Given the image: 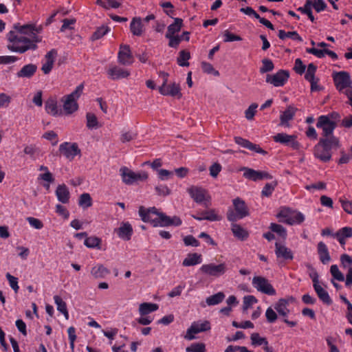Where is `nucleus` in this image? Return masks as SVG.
Instances as JSON below:
<instances>
[{"mask_svg":"<svg viewBox=\"0 0 352 352\" xmlns=\"http://www.w3.org/2000/svg\"><path fill=\"white\" fill-rule=\"evenodd\" d=\"M190 58V54L188 52L182 50L179 52L177 58V63L181 67H187L189 65L188 60Z\"/></svg>","mask_w":352,"mask_h":352,"instance_id":"43","label":"nucleus"},{"mask_svg":"<svg viewBox=\"0 0 352 352\" xmlns=\"http://www.w3.org/2000/svg\"><path fill=\"white\" fill-rule=\"evenodd\" d=\"M101 239L97 236L87 237L84 241V245L88 248L100 249Z\"/></svg>","mask_w":352,"mask_h":352,"instance_id":"41","label":"nucleus"},{"mask_svg":"<svg viewBox=\"0 0 352 352\" xmlns=\"http://www.w3.org/2000/svg\"><path fill=\"white\" fill-rule=\"evenodd\" d=\"M204 214L206 220L210 221H219L221 217L217 214L215 210H208L202 212Z\"/></svg>","mask_w":352,"mask_h":352,"instance_id":"53","label":"nucleus"},{"mask_svg":"<svg viewBox=\"0 0 352 352\" xmlns=\"http://www.w3.org/2000/svg\"><path fill=\"white\" fill-rule=\"evenodd\" d=\"M119 172L122 182L127 185H132L139 181H145L148 178L146 172H133L126 166L121 167Z\"/></svg>","mask_w":352,"mask_h":352,"instance_id":"7","label":"nucleus"},{"mask_svg":"<svg viewBox=\"0 0 352 352\" xmlns=\"http://www.w3.org/2000/svg\"><path fill=\"white\" fill-rule=\"evenodd\" d=\"M228 271V265L223 262L219 264L210 263L204 264L199 268V272L202 274L213 278H219L224 275Z\"/></svg>","mask_w":352,"mask_h":352,"instance_id":"8","label":"nucleus"},{"mask_svg":"<svg viewBox=\"0 0 352 352\" xmlns=\"http://www.w3.org/2000/svg\"><path fill=\"white\" fill-rule=\"evenodd\" d=\"M276 217L279 221L288 225L300 224L305 221V216L302 212L287 207L280 208Z\"/></svg>","mask_w":352,"mask_h":352,"instance_id":"5","label":"nucleus"},{"mask_svg":"<svg viewBox=\"0 0 352 352\" xmlns=\"http://www.w3.org/2000/svg\"><path fill=\"white\" fill-rule=\"evenodd\" d=\"M110 31V28L108 26L102 25L97 28L91 36L92 40H98L106 35Z\"/></svg>","mask_w":352,"mask_h":352,"instance_id":"45","label":"nucleus"},{"mask_svg":"<svg viewBox=\"0 0 352 352\" xmlns=\"http://www.w3.org/2000/svg\"><path fill=\"white\" fill-rule=\"evenodd\" d=\"M184 242L186 246L198 247L199 245V241L192 235L185 236Z\"/></svg>","mask_w":352,"mask_h":352,"instance_id":"63","label":"nucleus"},{"mask_svg":"<svg viewBox=\"0 0 352 352\" xmlns=\"http://www.w3.org/2000/svg\"><path fill=\"white\" fill-rule=\"evenodd\" d=\"M272 232L276 233L279 236L285 239L287 236V230L281 225L275 223H272L270 226Z\"/></svg>","mask_w":352,"mask_h":352,"instance_id":"44","label":"nucleus"},{"mask_svg":"<svg viewBox=\"0 0 352 352\" xmlns=\"http://www.w3.org/2000/svg\"><path fill=\"white\" fill-rule=\"evenodd\" d=\"M234 208H229L227 218L230 221L234 222L249 215L248 208L245 201L237 197L232 200Z\"/></svg>","mask_w":352,"mask_h":352,"instance_id":"6","label":"nucleus"},{"mask_svg":"<svg viewBox=\"0 0 352 352\" xmlns=\"http://www.w3.org/2000/svg\"><path fill=\"white\" fill-rule=\"evenodd\" d=\"M118 61L122 65H129L133 63V58L129 45H121L118 52Z\"/></svg>","mask_w":352,"mask_h":352,"instance_id":"22","label":"nucleus"},{"mask_svg":"<svg viewBox=\"0 0 352 352\" xmlns=\"http://www.w3.org/2000/svg\"><path fill=\"white\" fill-rule=\"evenodd\" d=\"M115 232L124 241H129L133 233L132 226L129 222H122Z\"/></svg>","mask_w":352,"mask_h":352,"instance_id":"21","label":"nucleus"},{"mask_svg":"<svg viewBox=\"0 0 352 352\" xmlns=\"http://www.w3.org/2000/svg\"><path fill=\"white\" fill-rule=\"evenodd\" d=\"M160 76L163 78V83L159 87V91L162 95L170 96L180 98L182 97L181 89L179 84L173 82L167 85L168 74L164 72L160 73Z\"/></svg>","mask_w":352,"mask_h":352,"instance_id":"9","label":"nucleus"},{"mask_svg":"<svg viewBox=\"0 0 352 352\" xmlns=\"http://www.w3.org/2000/svg\"><path fill=\"white\" fill-rule=\"evenodd\" d=\"M84 89L83 84L76 87V89L70 94L66 95L62 98L63 108L67 115H69L76 111L78 109L77 100L82 94Z\"/></svg>","mask_w":352,"mask_h":352,"instance_id":"4","label":"nucleus"},{"mask_svg":"<svg viewBox=\"0 0 352 352\" xmlns=\"http://www.w3.org/2000/svg\"><path fill=\"white\" fill-rule=\"evenodd\" d=\"M139 214L144 222H150L154 227H166L168 226H178L182 224L181 219L177 217H170L164 213H159L155 208L145 209L140 207Z\"/></svg>","mask_w":352,"mask_h":352,"instance_id":"2","label":"nucleus"},{"mask_svg":"<svg viewBox=\"0 0 352 352\" xmlns=\"http://www.w3.org/2000/svg\"><path fill=\"white\" fill-rule=\"evenodd\" d=\"M182 19L179 18H175L174 20V23L169 25L168 26L167 32L166 34V36H170L171 35H175V33L180 31L181 28L182 26Z\"/></svg>","mask_w":352,"mask_h":352,"instance_id":"37","label":"nucleus"},{"mask_svg":"<svg viewBox=\"0 0 352 352\" xmlns=\"http://www.w3.org/2000/svg\"><path fill=\"white\" fill-rule=\"evenodd\" d=\"M313 287L320 300H322L324 304L327 305L331 304L332 300L328 292L322 287V285H320V284H314Z\"/></svg>","mask_w":352,"mask_h":352,"instance_id":"32","label":"nucleus"},{"mask_svg":"<svg viewBox=\"0 0 352 352\" xmlns=\"http://www.w3.org/2000/svg\"><path fill=\"white\" fill-rule=\"evenodd\" d=\"M202 256L198 253L188 254L183 261L182 265L185 267L193 266L201 263Z\"/></svg>","mask_w":352,"mask_h":352,"instance_id":"33","label":"nucleus"},{"mask_svg":"<svg viewBox=\"0 0 352 352\" xmlns=\"http://www.w3.org/2000/svg\"><path fill=\"white\" fill-rule=\"evenodd\" d=\"M201 68L205 73H207L209 74H214V76L219 75V72L215 70L214 69L213 66L209 63L202 62L201 63Z\"/></svg>","mask_w":352,"mask_h":352,"instance_id":"60","label":"nucleus"},{"mask_svg":"<svg viewBox=\"0 0 352 352\" xmlns=\"http://www.w3.org/2000/svg\"><path fill=\"white\" fill-rule=\"evenodd\" d=\"M107 74L111 80H118L127 78L130 75V72L126 69L114 65L109 67Z\"/></svg>","mask_w":352,"mask_h":352,"instance_id":"24","label":"nucleus"},{"mask_svg":"<svg viewBox=\"0 0 352 352\" xmlns=\"http://www.w3.org/2000/svg\"><path fill=\"white\" fill-rule=\"evenodd\" d=\"M37 67L36 65L30 63L24 65L17 73L16 76L18 78H30L36 73Z\"/></svg>","mask_w":352,"mask_h":352,"instance_id":"29","label":"nucleus"},{"mask_svg":"<svg viewBox=\"0 0 352 352\" xmlns=\"http://www.w3.org/2000/svg\"><path fill=\"white\" fill-rule=\"evenodd\" d=\"M289 78V73L285 70H280L273 75H267L266 82L274 87L283 86Z\"/></svg>","mask_w":352,"mask_h":352,"instance_id":"18","label":"nucleus"},{"mask_svg":"<svg viewBox=\"0 0 352 352\" xmlns=\"http://www.w3.org/2000/svg\"><path fill=\"white\" fill-rule=\"evenodd\" d=\"M297 111V109L292 105L288 106L280 115V125L286 127L289 126V122L292 120Z\"/></svg>","mask_w":352,"mask_h":352,"instance_id":"23","label":"nucleus"},{"mask_svg":"<svg viewBox=\"0 0 352 352\" xmlns=\"http://www.w3.org/2000/svg\"><path fill=\"white\" fill-rule=\"evenodd\" d=\"M278 37L282 40H284L287 38H290L292 40L298 41L299 42L302 41V37L296 31L286 32L283 30H280L278 31Z\"/></svg>","mask_w":352,"mask_h":352,"instance_id":"39","label":"nucleus"},{"mask_svg":"<svg viewBox=\"0 0 352 352\" xmlns=\"http://www.w3.org/2000/svg\"><path fill=\"white\" fill-rule=\"evenodd\" d=\"M45 111L47 113L56 116L61 113L60 111L58 109L56 102L51 100H47L45 103Z\"/></svg>","mask_w":352,"mask_h":352,"instance_id":"40","label":"nucleus"},{"mask_svg":"<svg viewBox=\"0 0 352 352\" xmlns=\"http://www.w3.org/2000/svg\"><path fill=\"white\" fill-rule=\"evenodd\" d=\"M333 80L336 89L339 91H342L344 93V91L349 89L351 87L352 83L350 75L346 72H339L333 74Z\"/></svg>","mask_w":352,"mask_h":352,"instance_id":"13","label":"nucleus"},{"mask_svg":"<svg viewBox=\"0 0 352 352\" xmlns=\"http://www.w3.org/2000/svg\"><path fill=\"white\" fill-rule=\"evenodd\" d=\"M225 298V294L219 292L214 295H212L206 299V302L209 306H213L221 303Z\"/></svg>","mask_w":352,"mask_h":352,"instance_id":"38","label":"nucleus"},{"mask_svg":"<svg viewBox=\"0 0 352 352\" xmlns=\"http://www.w3.org/2000/svg\"><path fill=\"white\" fill-rule=\"evenodd\" d=\"M54 303L56 305L57 310L63 314L66 320L69 319V312L67 309V305L62 298L58 295L54 296Z\"/></svg>","mask_w":352,"mask_h":352,"instance_id":"35","label":"nucleus"},{"mask_svg":"<svg viewBox=\"0 0 352 352\" xmlns=\"http://www.w3.org/2000/svg\"><path fill=\"white\" fill-rule=\"evenodd\" d=\"M258 107L257 104L252 103L245 111V116L247 120H251L254 118V116L256 112Z\"/></svg>","mask_w":352,"mask_h":352,"instance_id":"58","label":"nucleus"},{"mask_svg":"<svg viewBox=\"0 0 352 352\" xmlns=\"http://www.w3.org/2000/svg\"><path fill=\"white\" fill-rule=\"evenodd\" d=\"M231 229L234 236L240 240H245L248 236V232L236 223H232Z\"/></svg>","mask_w":352,"mask_h":352,"instance_id":"36","label":"nucleus"},{"mask_svg":"<svg viewBox=\"0 0 352 352\" xmlns=\"http://www.w3.org/2000/svg\"><path fill=\"white\" fill-rule=\"evenodd\" d=\"M57 199L62 204H67L69 201L70 193L68 187L65 184H60L56 190Z\"/></svg>","mask_w":352,"mask_h":352,"instance_id":"25","label":"nucleus"},{"mask_svg":"<svg viewBox=\"0 0 352 352\" xmlns=\"http://www.w3.org/2000/svg\"><path fill=\"white\" fill-rule=\"evenodd\" d=\"M210 329L209 321H197L193 322L190 327L187 329L184 338L187 340H192L196 338L195 334L206 331Z\"/></svg>","mask_w":352,"mask_h":352,"instance_id":"12","label":"nucleus"},{"mask_svg":"<svg viewBox=\"0 0 352 352\" xmlns=\"http://www.w3.org/2000/svg\"><path fill=\"white\" fill-rule=\"evenodd\" d=\"M56 56L57 52L55 50H50L45 56L41 67V70L45 74H47L52 71Z\"/></svg>","mask_w":352,"mask_h":352,"instance_id":"20","label":"nucleus"},{"mask_svg":"<svg viewBox=\"0 0 352 352\" xmlns=\"http://www.w3.org/2000/svg\"><path fill=\"white\" fill-rule=\"evenodd\" d=\"M276 185V183L266 184L261 191L262 195L265 196V197L270 196L272 194Z\"/></svg>","mask_w":352,"mask_h":352,"instance_id":"62","label":"nucleus"},{"mask_svg":"<svg viewBox=\"0 0 352 352\" xmlns=\"http://www.w3.org/2000/svg\"><path fill=\"white\" fill-rule=\"evenodd\" d=\"M188 192L196 203L206 207L209 205L210 197L205 189L192 186L188 189Z\"/></svg>","mask_w":352,"mask_h":352,"instance_id":"10","label":"nucleus"},{"mask_svg":"<svg viewBox=\"0 0 352 352\" xmlns=\"http://www.w3.org/2000/svg\"><path fill=\"white\" fill-rule=\"evenodd\" d=\"M225 352H252L249 351L245 346L229 345L225 350Z\"/></svg>","mask_w":352,"mask_h":352,"instance_id":"64","label":"nucleus"},{"mask_svg":"<svg viewBox=\"0 0 352 352\" xmlns=\"http://www.w3.org/2000/svg\"><path fill=\"white\" fill-rule=\"evenodd\" d=\"M311 8H314L318 12H322L327 8V4L323 0H308Z\"/></svg>","mask_w":352,"mask_h":352,"instance_id":"47","label":"nucleus"},{"mask_svg":"<svg viewBox=\"0 0 352 352\" xmlns=\"http://www.w3.org/2000/svg\"><path fill=\"white\" fill-rule=\"evenodd\" d=\"M316 126L322 130V135L325 137L333 133L336 126V123L329 116H320L318 118Z\"/></svg>","mask_w":352,"mask_h":352,"instance_id":"14","label":"nucleus"},{"mask_svg":"<svg viewBox=\"0 0 352 352\" xmlns=\"http://www.w3.org/2000/svg\"><path fill=\"white\" fill-rule=\"evenodd\" d=\"M186 352H206V345L201 342L192 343L186 349Z\"/></svg>","mask_w":352,"mask_h":352,"instance_id":"48","label":"nucleus"},{"mask_svg":"<svg viewBox=\"0 0 352 352\" xmlns=\"http://www.w3.org/2000/svg\"><path fill=\"white\" fill-rule=\"evenodd\" d=\"M330 272L334 279L339 281H344V274L340 271L337 265H332L330 268Z\"/></svg>","mask_w":352,"mask_h":352,"instance_id":"49","label":"nucleus"},{"mask_svg":"<svg viewBox=\"0 0 352 352\" xmlns=\"http://www.w3.org/2000/svg\"><path fill=\"white\" fill-rule=\"evenodd\" d=\"M340 261L343 268L352 270V257L348 254H342L340 256Z\"/></svg>","mask_w":352,"mask_h":352,"instance_id":"51","label":"nucleus"},{"mask_svg":"<svg viewBox=\"0 0 352 352\" xmlns=\"http://www.w3.org/2000/svg\"><path fill=\"white\" fill-rule=\"evenodd\" d=\"M274 69V64L270 59H263L262 60V67L260 68V72L262 74L272 71Z\"/></svg>","mask_w":352,"mask_h":352,"instance_id":"56","label":"nucleus"},{"mask_svg":"<svg viewBox=\"0 0 352 352\" xmlns=\"http://www.w3.org/2000/svg\"><path fill=\"white\" fill-rule=\"evenodd\" d=\"M109 270H108L102 264H97L95 266H94L91 270V274L95 278H104L108 274H109Z\"/></svg>","mask_w":352,"mask_h":352,"instance_id":"31","label":"nucleus"},{"mask_svg":"<svg viewBox=\"0 0 352 352\" xmlns=\"http://www.w3.org/2000/svg\"><path fill=\"white\" fill-rule=\"evenodd\" d=\"M340 146L339 140L335 136L322 138L314 146V156L323 162H329L331 159V150Z\"/></svg>","mask_w":352,"mask_h":352,"instance_id":"3","label":"nucleus"},{"mask_svg":"<svg viewBox=\"0 0 352 352\" xmlns=\"http://www.w3.org/2000/svg\"><path fill=\"white\" fill-rule=\"evenodd\" d=\"M158 308L159 306L155 303L143 302L140 305L138 311L140 315L150 316L151 313L157 311Z\"/></svg>","mask_w":352,"mask_h":352,"instance_id":"34","label":"nucleus"},{"mask_svg":"<svg viewBox=\"0 0 352 352\" xmlns=\"http://www.w3.org/2000/svg\"><path fill=\"white\" fill-rule=\"evenodd\" d=\"M41 30L40 27L33 23H14L12 29L6 35L7 48L10 52L18 54L35 50L37 48V43L42 40L38 35Z\"/></svg>","mask_w":352,"mask_h":352,"instance_id":"1","label":"nucleus"},{"mask_svg":"<svg viewBox=\"0 0 352 352\" xmlns=\"http://www.w3.org/2000/svg\"><path fill=\"white\" fill-rule=\"evenodd\" d=\"M352 236V228L349 227H344L334 234L333 237L336 238L340 245H345V240Z\"/></svg>","mask_w":352,"mask_h":352,"instance_id":"30","label":"nucleus"},{"mask_svg":"<svg viewBox=\"0 0 352 352\" xmlns=\"http://www.w3.org/2000/svg\"><path fill=\"white\" fill-rule=\"evenodd\" d=\"M43 138L50 141L53 146L56 145L58 142V135L53 131H50L45 133L43 135Z\"/></svg>","mask_w":352,"mask_h":352,"instance_id":"55","label":"nucleus"},{"mask_svg":"<svg viewBox=\"0 0 352 352\" xmlns=\"http://www.w3.org/2000/svg\"><path fill=\"white\" fill-rule=\"evenodd\" d=\"M275 253L278 258H283L285 260H292L294 258L293 253L290 249L278 243H275Z\"/></svg>","mask_w":352,"mask_h":352,"instance_id":"28","label":"nucleus"},{"mask_svg":"<svg viewBox=\"0 0 352 352\" xmlns=\"http://www.w3.org/2000/svg\"><path fill=\"white\" fill-rule=\"evenodd\" d=\"M295 300L292 296H287L284 298H280L274 305V309L278 314L283 317H287L289 314L288 306L290 303L294 302Z\"/></svg>","mask_w":352,"mask_h":352,"instance_id":"19","label":"nucleus"},{"mask_svg":"<svg viewBox=\"0 0 352 352\" xmlns=\"http://www.w3.org/2000/svg\"><path fill=\"white\" fill-rule=\"evenodd\" d=\"M6 276L9 282L10 287L14 291L15 293H17L19 289L18 278L14 276H12L10 273H7Z\"/></svg>","mask_w":352,"mask_h":352,"instance_id":"54","label":"nucleus"},{"mask_svg":"<svg viewBox=\"0 0 352 352\" xmlns=\"http://www.w3.org/2000/svg\"><path fill=\"white\" fill-rule=\"evenodd\" d=\"M59 151L67 160L72 161L74 158L80 154L79 149L76 143L63 142L59 146Z\"/></svg>","mask_w":352,"mask_h":352,"instance_id":"16","label":"nucleus"},{"mask_svg":"<svg viewBox=\"0 0 352 352\" xmlns=\"http://www.w3.org/2000/svg\"><path fill=\"white\" fill-rule=\"evenodd\" d=\"M98 119L96 116L91 113L87 114V126L89 129H96L98 127Z\"/></svg>","mask_w":352,"mask_h":352,"instance_id":"52","label":"nucleus"},{"mask_svg":"<svg viewBox=\"0 0 352 352\" xmlns=\"http://www.w3.org/2000/svg\"><path fill=\"white\" fill-rule=\"evenodd\" d=\"M317 251L319 256L320 261L324 265L329 263L331 261V256L329 252L327 245L320 241L318 243Z\"/></svg>","mask_w":352,"mask_h":352,"instance_id":"26","label":"nucleus"},{"mask_svg":"<svg viewBox=\"0 0 352 352\" xmlns=\"http://www.w3.org/2000/svg\"><path fill=\"white\" fill-rule=\"evenodd\" d=\"M157 175L161 180H168L173 177L174 172L166 169L157 170Z\"/></svg>","mask_w":352,"mask_h":352,"instance_id":"57","label":"nucleus"},{"mask_svg":"<svg viewBox=\"0 0 352 352\" xmlns=\"http://www.w3.org/2000/svg\"><path fill=\"white\" fill-rule=\"evenodd\" d=\"M131 32L134 36H140L144 32V25L140 17H134L130 23Z\"/></svg>","mask_w":352,"mask_h":352,"instance_id":"27","label":"nucleus"},{"mask_svg":"<svg viewBox=\"0 0 352 352\" xmlns=\"http://www.w3.org/2000/svg\"><path fill=\"white\" fill-rule=\"evenodd\" d=\"M251 342L254 346L267 345L268 342L265 338L261 337L257 333H253L251 336Z\"/></svg>","mask_w":352,"mask_h":352,"instance_id":"46","label":"nucleus"},{"mask_svg":"<svg viewBox=\"0 0 352 352\" xmlns=\"http://www.w3.org/2000/svg\"><path fill=\"white\" fill-rule=\"evenodd\" d=\"M78 205L83 208L91 206L92 199L90 195L87 192L82 194L79 197Z\"/></svg>","mask_w":352,"mask_h":352,"instance_id":"42","label":"nucleus"},{"mask_svg":"<svg viewBox=\"0 0 352 352\" xmlns=\"http://www.w3.org/2000/svg\"><path fill=\"white\" fill-rule=\"evenodd\" d=\"M316 71V67L313 64L310 63L309 64L307 69L305 72V78L307 80L313 81L315 78V73Z\"/></svg>","mask_w":352,"mask_h":352,"instance_id":"50","label":"nucleus"},{"mask_svg":"<svg viewBox=\"0 0 352 352\" xmlns=\"http://www.w3.org/2000/svg\"><path fill=\"white\" fill-rule=\"evenodd\" d=\"M253 287L257 291L269 295L274 296L276 294V290L269 280L263 276H254L252 281Z\"/></svg>","mask_w":352,"mask_h":352,"instance_id":"11","label":"nucleus"},{"mask_svg":"<svg viewBox=\"0 0 352 352\" xmlns=\"http://www.w3.org/2000/svg\"><path fill=\"white\" fill-rule=\"evenodd\" d=\"M275 142L292 147L293 149H298L299 143L296 141V136L288 135L285 133H279L273 137Z\"/></svg>","mask_w":352,"mask_h":352,"instance_id":"17","label":"nucleus"},{"mask_svg":"<svg viewBox=\"0 0 352 352\" xmlns=\"http://www.w3.org/2000/svg\"><path fill=\"white\" fill-rule=\"evenodd\" d=\"M241 170L243 172V177L245 179L253 182H257L265 179H272V175L266 171L256 170L250 168L243 167Z\"/></svg>","mask_w":352,"mask_h":352,"instance_id":"15","label":"nucleus"},{"mask_svg":"<svg viewBox=\"0 0 352 352\" xmlns=\"http://www.w3.org/2000/svg\"><path fill=\"white\" fill-rule=\"evenodd\" d=\"M257 302V299L254 296H245L243 298V309H248L252 305Z\"/></svg>","mask_w":352,"mask_h":352,"instance_id":"59","label":"nucleus"},{"mask_svg":"<svg viewBox=\"0 0 352 352\" xmlns=\"http://www.w3.org/2000/svg\"><path fill=\"white\" fill-rule=\"evenodd\" d=\"M265 316L267 322L270 323L274 322L277 319V314L274 311V308L268 307L265 312Z\"/></svg>","mask_w":352,"mask_h":352,"instance_id":"61","label":"nucleus"}]
</instances>
